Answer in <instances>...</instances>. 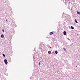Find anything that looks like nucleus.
<instances>
[{
  "mask_svg": "<svg viewBox=\"0 0 80 80\" xmlns=\"http://www.w3.org/2000/svg\"><path fill=\"white\" fill-rule=\"evenodd\" d=\"M48 52L49 54H50L51 53V51H48Z\"/></svg>",
  "mask_w": 80,
  "mask_h": 80,
  "instance_id": "39448f33",
  "label": "nucleus"
},
{
  "mask_svg": "<svg viewBox=\"0 0 80 80\" xmlns=\"http://www.w3.org/2000/svg\"><path fill=\"white\" fill-rule=\"evenodd\" d=\"M39 65H40V62H39Z\"/></svg>",
  "mask_w": 80,
  "mask_h": 80,
  "instance_id": "4468645a",
  "label": "nucleus"
},
{
  "mask_svg": "<svg viewBox=\"0 0 80 80\" xmlns=\"http://www.w3.org/2000/svg\"><path fill=\"white\" fill-rule=\"evenodd\" d=\"M2 31L3 32H5V30H4V29H3Z\"/></svg>",
  "mask_w": 80,
  "mask_h": 80,
  "instance_id": "9b49d317",
  "label": "nucleus"
},
{
  "mask_svg": "<svg viewBox=\"0 0 80 80\" xmlns=\"http://www.w3.org/2000/svg\"><path fill=\"white\" fill-rule=\"evenodd\" d=\"M53 32H50V35H53Z\"/></svg>",
  "mask_w": 80,
  "mask_h": 80,
  "instance_id": "20e7f679",
  "label": "nucleus"
},
{
  "mask_svg": "<svg viewBox=\"0 0 80 80\" xmlns=\"http://www.w3.org/2000/svg\"><path fill=\"white\" fill-rule=\"evenodd\" d=\"M6 20V21L7 22V20Z\"/></svg>",
  "mask_w": 80,
  "mask_h": 80,
  "instance_id": "2eb2a0df",
  "label": "nucleus"
},
{
  "mask_svg": "<svg viewBox=\"0 0 80 80\" xmlns=\"http://www.w3.org/2000/svg\"><path fill=\"white\" fill-rule=\"evenodd\" d=\"M55 53H56V54H57V53H58V52H57V51H55Z\"/></svg>",
  "mask_w": 80,
  "mask_h": 80,
  "instance_id": "1a4fd4ad",
  "label": "nucleus"
},
{
  "mask_svg": "<svg viewBox=\"0 0 80 80\" xmlns=\"http://www.w3.org/2000/svg\"><path fill=\"white\" fill-rule=\"evenodd\" d=\"M71 28H72V29H74V28H73V26H71Z\"/></svg>",
  "mask_w": 80,
  "mask_h": 80,
  "instance_id": "6e6552de",
  "label": "nucleus"
},
{
  "mask_svg": "<svg viewBox=\"0 0 80 80\" xmlns=\"http://www.w3.org/2000/svg\"><path fill=\"white\" fill-rule=\"evenodd\" d=\"M1 37L2 38H3V37H4V36L3 35V34H2L1 35Z\"/></svg>",
  "mask_w": 80,
  "mask_h": 80,
  "instance_id": "7ed1b4c3",
  "label": "nucleus"
},
{
  "mask_svg": "<svg viewBox=\"0 0 80 80\" xmlns=\"http://www.w3.org/2000/svg\"><path fill=\"white\" fill-rule=\"evenodd\" d=\"M63 35H67V32L65 31L63 32Z\"/></svg>",
  "mask_w": 80,
  "mask_h": 80,
  "instance_id": "f03ea898",
  "label": "nucleus"
},
{
  "mask_svg": "<svg viewBox=\"0 0 80 80\" xmlns=\"http://www.w3.org/2000/svg\"><path fill=\"white\" fill-rule=\"evenodd\" d=\"M64 51H66V49H65V48H64Z\"/></svg>",
  "mask_w": 80,
  "mask_h": 80,
  "instance_id": "f8f14e48",
  "label": "nucleus"
},
{
  "mask_svg": "<svg viewBox=\"0 0 80 80\" xmlns=\"http://www.w3.org/2000/svg\"><path fill=\"white\" fill-rule=\"evenodd\" d=\"M2 55H3V57H5V54H2Z\"/></svg>",
  "mask_w": 80,
  "mask_h": 80,
  "instance_id": "9d476101",
  "label": "nucleus"
},
{
  "mask_svg": "<svg viewBox=\"0 0 80 80\" xmlns=\"http://www.w3.org/2000/svg\"><path fill=\"white\" fill-rule=\"evenodd\" d=\"M4 62L5 63V64H7L8 63V62H7V60L6 59H5L4 60Z\"/></svg>",
  "mask_w": 80,
  "mask_h": 80,
  "instance_id": "f257e3e1",
  "label": "nucleus"
},
{
  "mask_svg": "<svg viewBox=\"0 0 80 80\" xmlns=\"http://www.w3.org/2000/svg\"><path fill=\"white\" fill-rule=\"evenodd\" d=\"M49 47V48H51V47Z\"/></svg>",
  "mask_w": 80,
  "mask_h": 80,
  "instance_id": "ddd939ff",
  "label": "nucleus"
},
{
  "mask_svg": "<svg viewBox=\"0 0 80 80\" xmlns=\"http://www.w3.org/2000/svg\"><path fill=\"white\" fill-rule=\"evenodd\" d=\"M75 22H76L77 23H78V22H77V19H75Z\"/></svg>",
  "mask_w": 80,
  "mask_h": 80,
  "instance_id": "0eeeda50",
  "label": "nucleus"
},
{
  "mask_svg": "<svg viewBox=\"0 0 80 80\" xmlns=\"http://www.w3.org/2000/svg\"><path fill=\"white\" fill-rule=\"evenodd\" d=\"M77 13H78V15H80V12H78V11L77 12Z\"/></svg>",
  "mask_w": 80,
  "mask_h": 80,
  "instance_id": "423d86ee",
  "label": "nucleus"
}]
</instances>
